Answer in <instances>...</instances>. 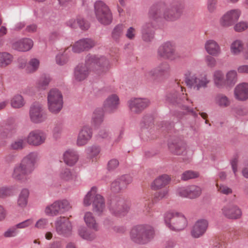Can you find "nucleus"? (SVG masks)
I'll return each instance as SVG.
<instances>
[{"instance_id": "obj_49", "label": "nucleus", "mask_w": 248, "mask_h": 248, "mask_svg": "<svg viewBox=\"0 0 248 248\" xmlns=\"http://www.w3.org/2000/svg\"><path fill=\"white\" fill-rule=\"evenodd\" d=\"M57 202L58 203L60 214L69 211L72 208L69 202L66 200H57Z\"/></svg>"}, {"instance_id": "obj_48", "label": "nucleus", "mask_w": 248, "mask_h": 248, "mask_svg": "<svg viewBox=\"0 0 248 248\" xmlns=\"http://www.w3.org/2000/svg\"><path fill=\"white\" fill-rule=\"evenodd\" d=\"M153 118L150 115H144L140 124L141 129H147L153 124Z\"/></svg>"}, {"instance_id": "obj_5", "label": "nucleus", "mask_w": 248, "mask_h": 248, "mask_svg": "<svg viewBox=\"0 0 248 248\" xmlns=\"http://www.w3.org/2000/svg\"><path fill=\"white\" fill-rule=\"evenodd\" d=\"M155 234V230L152 226L140 225L135 226L131 230L130 237L136 244L146 245L154 239Z\"/></svg>"}, {"instance_id": "obj_46", "label": "nucleus", "mask_w": 248, "mask_h": 248, "mask_svg": "<svg viewBox=\"0 0 248 248\" xmlns=\"http://www.w3.org/2000/svg\"><path fill=\"white\" fill-rule=\"evenodd\" d=\"M14 188L12 186H0V198H6L14 195Z\"/></svg>"}, {"instance_id": "obj_32", "label": "nucleus", "mask_w": 248, "mask_h": 248, "mask_svg": "<svg viewBox=\"0 0 248 248\" xmlns=\"http://www.w3.org/2000/svg\"><path fill=\"white\" fill-rule=\"evenodd\" d=\"M40 61L36 58L31 59L28 63H21L19 67L25 69L28 73H33L36 72L39 68Z\"/></svg>"}, {"instance_id": "obj_54", "label": "nucleus", "mask_w": 248, "mask_h": 248, "mask_svg": "<svg viewBox=\"0 0 248 248\" xmlns=\"http://www.w3.org/2000/svg\"><path fill=\"white\" fill-rule=\"evenodd\" d=\"M59 176L61 179L66 181H70L73 178L72 173L67 168L62 169L60 172Z\"/></svg>"}, {"instance_id": "obj_59", "label": "nucleus", "mask_w": 248, "mask_h": 248, "mask_svg": "<svg viewBox=\"0 0 248 248\" xmlns=\"http://www.w3.org/2000/svg\"><path fill=\"white\" fill-rule=\"evenodd\" d=\"M63 129V123L61 121H57L55 122L53 129V134L54 136H58L60 134Z\"/></svg>"}, {"instance_id": "obj_52", "label": "nucleus", "mask_w": 248, "mask_h": 248, "mask_svg": "<svg viewBox=\"0 0 248 248\" xmlns=\"http://www.w3.org/2000/svg\"><path fill=\"white\" fill-rule=\"evenodd\" d=\"M216 186L217 187V191L220 194L228 195L232 194V189L226 185L217 183L216 184Z\"/></svg>"}, {"instance_id": "obj_43", "label": "nucleus", "mask_w": 248, "mask_h": 248, "mask_svg": "<svg viewBox=\"0 0 248 248\" xmlns=\"http://www.w3.org/2000/svg\"><path fill=\"white\" fill-rule=\"evenodd\" d=\"M79 235L83 239L92 241L95 238L94 233L88 231L85 227H80L78 231Z\"/></svg>"}, {"instance_id": "obj_20", "label": "nucleus", "mask_w": 248, "mask_h": 248, "mask_svg": "<svg viewBox=\"0 0 248 248\" xmlns=\"http://www.w3.org/2000/svg\"><path fill=\"white\" fill-rule=\"evenodd\" d=\"M177 194L181 197L190 199L197 198L202 193V188L196 185H190L179 187L177 190Z\"/></svg>"}, {"instance_id": "obj_63", "label": "nucleus", "mask_w": 248, "mask_h": 248, "mask_svg": "<svg viewBox=\"0 0 248 248\" xmlns=\"http://www.w3.org/2000/svg\"><path fill=\"white\" fill-rule=\"evenodd\" d=\"M33 222L32 218H29L16 224V225L18 229H22L30 227L33 224Z\"/></svg>"}, {"instance_id": "obj_28", "label": "nucleus", "mask_w": 248, "mask_h": 248, "mask_svg": "<svg viewBox=\"0 0 248 248\" xmlns=\"http://www.w3.org/2000/svg\"><path fill=\"white\" fill-rule=\"evenodd\" d=\"M234 98L238 101H245L248 99V83L243 82L237 85L234 89Z\"/></svg>"}, {"instance_id": "obj_57", "label": "nucleus", "mask_w": 248, "mask_h": 248, "mask_svg": "<svg viewBox=\"0 0 248 248\" xmlns=\"http://www.w3.org/2000/svg\"><path fill=\"white\" fill-rule=\"evenodd\" d=\"M78 27L82 30H87L90 27L89 23L81 16L77 17Z\"/></svg>"}, {"instance_id": "obj_24", "label": "nucleus", "mask_w": 248, "mask_h": 248, "mask_svg": "<svg viewBox=\"0 0 248 248\" xmlns=\"http://www.w3.org/2000/svg\"><path fill=\"white\" fill-rule=\"evenodd\" d=\"M208 226V222L205 219L197 220L191 231V236L195 238H198L202 236L206 232Z\"/></svg>"}, {"instance_id": "obj_45", "label": "nucleus", "mask_w": 248, "mask_h": 248, "mask_svg": "<svg viewBox=\"0 0 248 248\" xmlns=\"http://www.w3.org/2000/svg\"><path fill=\"white\" fill-rule=\"evenodd\" d=\"M175 147V150L176 153L177 155L180 154H186V151L187 150V145L186 143L183 141H180L177 143L175 145H172L170 143L169 144V147L170 150H173V147Z\"/></svg>"}, {"instance_id": "obj_22", "label": "nucleus", "mask_w": 248, "mask_h": 248, "mask_svg": "<svg viewBox=\"0 0 248 248\" xmlns=\"http://www.w3.org/2000/svg\"><path fill=\"white\" fill-rule=\"evenodd\" d=\"M133 181L132 177L129 175H124L114 180L111 184L110 189L114 193H118L125 188Z\"/></svg>"}, {"instance_id": "obj_58", "label": "nucleus", "mask_w": 248, "mask_h": 248, "mask_svg": "<svg viewBox=\"0 0 248 248\" xmlns=\"http://www.w3.org/2000/svg\"><path fill=\"white\" fill-rule=\"evenodd\" d=\"M48 225V220L46 218H41L39 219L35 224V228L43 230L46 228Z\"/></svg>"}, {"instance_id": "obj_50", "label": "nucleus", "mask_w": 248, "mask_h": 248, "mask_svg": "<svg viewBox=\"0 0 248 248\" xmlns=\"http://www.w3.org/2000/svg\"><path fill=\"white\" fill-rule=\"evenodd\" d=\"M19 230L16 225L11 226L7 228L3 233L5 238H11L16 237L19 233Z\"/></svg>"}, {"instance_id": "obj_30", "label": "nucleus", "mask_w": 248, "mask_h": 248, "mask_svg": "<svg viewBox=\"0 0 248 248\" xmlns=\"http://www.w3.org/2000/svg\"><path fill=\"white\" fill-rule=\"evenodd\" d=\"M33 45V42L31 39L25 38L14 42L12 47L17 51L25 52L30 50Z\"/></svg>"}, {"instance_id": "obj_40", "label": "nucleus", "mask_w": 248, "mask_h": 248, "mask_svg": "<svg viewBox=\"0 0 248 248\" xmlns=\"http://www.w3.org/2000/svg\"><path fill=\"white\" fill-rule=\"evenodd\" d=\"M125 28V25L123 24H119L115 26L111 32L112 38L116 41H118L123 36Z\"/></svg>"}, {"instance_id": "obj_44", "label": "nucleus", "mask_w": 248, "mask_h": 248, "mask_svg": "<svg viewBox=\"0 0 248 248\" xmlns=\"http://www.w3.org/2000/svg\"><path fill=\"white\" fill-rule=\"evenodd\" d=\"M51 78L49 76L43 75L37 80L36 86L40 90H45L48 87Z\"/></svg>"}, {"instance_id": "obj_25", "label": "nucleus", "mask_w": 248, "mask_h": 248, "mask_svg": "<svg viewBox=\"0 0 248 248\" xmlns=\"http://www.w3.org/2000/svg\"><path fill=\"white\" fill-rule=\"evenodd\" d=\"M95 44L94 41L91 38H83L75 42L72 46V51L74 53H80L92 48Z\"/></svg>"}, {"instance_id": "obj_53", "label": "nucleus", "mask_w": 248, "mask_h": 248, "mask_svg": "<svg viewBox=\"0 0 248 248\" xmlns=\"http://www.w3.org/2000/svg\"><path fill=\"white\" fill-rule=\"evenodd\" d=\"M199 174L197 171L193 170H186L181 175V179L183 181H187L191 179L198 177Z\"/></svg>"}, {"instance_id": "obj_62", "label": "nucleus", "mask_w": 248, "mask_h": 248, "mask_svg": "<svg viewBox=\"0 0 248 248\" xmlns=\"http://www.w3.org/2000/svg\"><path fill=\"white\" fill-rule=\"evenodd\" d=\"M248 28V22L240 21L234 26V30L237 32H242Z\"/></svg>"}, {"instance_id": "obj_26", "label": "nucleus", "mask_w": 248, "mask_h": 248, "mask_svg": "<svg viewBox=\"0 0 248 248\" xmlns=\"http://www.w3.org/2000/svg\"><path fill=\"white\" fill-rule=\"evenodd\" d=\"M120 99L116 94H112L107 97L103 103V107L108 113L114 112L119 107Z\"/></svg>"}, {"instance_id": "obj_11", "label": "nucleus", "mask_w": 248, "mask_h": 248, "mask_svg": "<svg viewBox=\"0 0 248 248\" xmlns=\"http://www.w3.org/2000/svg\"><path fill=\"white\" fill-rule=\"evenodd\" d=\"M241 15V11L239 9L228 10L219 18V25L224 28L230 27L238 20Z\"/></svg>"}, {"instance_id": "obj_39", "label": "nucleus", "mask_w": 248, "mask_h": 248, "mask_svg": "<svg viewBox=\"0 0 248 248\" xmlns=\"http://www.w3.org/2000/svg\"><path fill=\"white\" fill-rule=\"evenodd\" d=\"M244 44L241 40H235L232 42L230 46L231 53L235 56L239 55L243 51Z\"/></svg>"}, {"instance_id": "obj_6", "label": "nucleus", "mask_w": 248, "mask_h": 248, "mask_svg": "<svg viewBox=\"0 0 248 248\" xmlns=\"http://www.w3.org/2000/svg\"><path fill=\"white\" fill-rule=\"evenodd\" d=\"M164 221L166 226L174 231H182L187 225V219L184 214L176 211H170L165 213Z\"/></svg>"}, {"instance_id": "obj_17", "label": "nucleus", "mask_w": 248, "mask_h": 248, "mask_svg": "<svg viewBox=\"0 0 248 248\" xmlns=\"http://www.w3.org/2000/svg\"><path fill=\"white\" fill-rule=\"evenodd\" d=\"M170 65L167 62H162L156 67L149 71L147 76L157 81H160L168 75Z\"/></svg>"}, {"instance_id": "obj_8", "label": "nucleus", "mask_w": 248, "mask_h": 248, "mask_svg": "<svg viewBox=\"0 0 248 248\" xmlns=\"http://www.w3.org/2000/svg\"><path fill=\"white\" fill-rule=\"evenodd\" d=\"M165 100L168 103L179 105L183 110H186L187 112L191 113L194 117H197L198 115L193 109L188 106V104L192 103V102L187 98L186 94L183 93L182 96L178 98L177 92L172 91L166 94Z\"/></svg>"}, {"instance_id": "obj_13", "label": "nucleus", "mask_w": 248, "mask_h": 248, "mask_svg": "<svg viewBox=\"0 0 248 248\" xmlns=\"http://www.w3.org/2000/svg\"><path fill=\"white\" fill-rule=\"evenodd\" d=\"M29 116L31 121L35 124L42 123L47 119L46 114L44 111L42 106L38 103L33 104L31 106Z\"/></svg>"}, {"instance_id": "obj_42", "label": "nucleus", "mask_w": 248, "mask_h": 248, "mask_svg": "<svg viewBox=\"0 0 248 248\" xmlns=\"http://www.w3.org/2000/svg\"><path fill=\"white\" fill-rule=\"evenodd\" d=\"M13 56L8 52L0 53V67H3L9 65L13 61Z\"/></svg>"}, {"instance_id": "obj_23", "label": "nucleus", "mask_w": 248, "mask_h": 248, "mask_svg": "<svg viewBox=\"0 0 248 248\" xmlns=\"http://www.w3.org/2000/svg\"><path fill=\"white\" fill-rule=\"evenodd\" d=\"M222 214L229 219H237L242 216V211L239 207L234 204H228L221 209Z\"/></svg>"}, {"instance_id": "obj_21", "label": "nucleus", "mask_w": 248, "mask_h": 248, "mask_svg": "<svg viewBox=\"0 0 248 248\" xmlns=\"http://www.w3.org/2000/svg\"><path fill=\"white\" fill-rule=\"evenodd\" d=\"M93 135V129L89 125H84L80 129L76 141L78 146L87 144L92 139Z\"/></svg>"}, {"instance_id": "obj_41", "label": "nucleus", "mask_w": 248, "mask_h": 248, "mask_svg": "<svg viewBox=\"0 0 248 248\" xmlns=\"http://www.w3.org/2000/svg\"><path fill=\"white\" fill-rule=\"evenodd\" d=\"M11 106L14 108H19L23 107L25 104L22 96L19 94L14 95L11 99Z\"/></svg>"}, {"instance_id": "obj_4", "label": "nucleus", "mask_w": 248, "mask_h": 248, "mask_svg": "<svg viewBox=\"0 0 248 248\" xmlns=\"http://www.w3.org/2000/svg\"><path fill=\"white\" fill-rule=\"evenodd\" d=\"M184 79L187 87L195 91L207 88L211 82L207 74H197L192 69H188L185 72Z\"/></svg>"}, {"instance_id": "obj_9", "label": "nucleus", "mask_w": 248, "mask_h": 248, "mask_svg": "<svg viewBox=\"0 0 248 248\" xmlns=\"http://www.w3.org/2000/svg\"><path fill=\"white\" fill-rule=\"evenodd\" d=\"M47 108L51 113L57 114L62 109L63 106V96L57 89H51L47 95Z\"/></svg>"}, {"instance_id": "obj_10", "label": "nucleus", "mask_w": 248, "mask_h": 248, "mask_svg": "<svg viewBox=\"0 0 248 248\" xmlns=\"http://www.w3.org/2000/svg\"><path fill=\"white\" fill-rule=\"evenodd\" d=\"M94 13L98 21L101 24L108 25L112 21V14L108 6L102 1L94 4Z\"/></svg>"}, {"instance_id": "obj_27", "label": "nucleus", "mask_w": 248, "mask_h": 248, "mask_svg": "<svg viewBox=\"0 0 248 248\" xmlns=\"http://www.w3.org/2000/svg\"><path fill=\"white\" fill-rule=\"evenodd\" d=\"M204 47L208 55L213 57H218L222 53L220 45L214 39L207 40L205 42Z\"/></svg>"}, {"instance_id": "obj_56", "label": "nucleus", "mask_w": 248, "mask_h": 248, "mask_svg": "<svg viewBox=\"0 0 248 248\" xmlns=\"http://www.w3.org/2000/svg\"><path fill=\"white\" fill-rule=\"evenodd\" d=\"M25 145L26 143L23 139H18L12 143L11 147L12 149L19 150L22 149Z\"/></svg>"}, {"instance_id": "obj_64", "label": "nucleus", "mask_w": 248, "mask_h": 248, "mask_svg": "<svg viewBox=\"0 0 248 248\" xmlns=\"http://www.w3.org/2000/svg\"><path fill=\"white\" fill-rule=\"evenodd\" d=\"M233 112L237 116H243L246 115L248 111L247 109L242 107H237L233 109Z\"/></svg>"}, {"instance_id": "obj_35", "label": "nucleus", "mask_w": 248, "mask_h": 248, "mask_svg": "<svg viewBox=\"0 0 248 248\" xmlns=\"http://www.w3.org/2000/svg\"><path fill=\"white\" fill-rule=\"evenodd\" d=\"M84 219L88 227L95 231L99 230L98 224L97 223L95 217L92 213L91 212H86L84 215Z\"/></svg>"}, {"instance_id": "obj_18", "label": "nucleus", "mask_w": 248, "mask_h": 248, "mask_svg": "<svg viewBox=\"0 0 248 248\" xmlns=\"http://www.w3.org/2000/svg\"><path fill=\"white\" fill-rule=\"evenodd\" d=\"M157 54L159 57L165 59L174 60L176 58L175 45L173 42L168 41L162 44L158 48Z\"/></svg>"}, {"instance_id": "obj_16", "label": "nucleus", "mask_w": 248, "mask_h": 248, "mask_svg": "<svg viewBox=\"0 0 248 248\" xmlns=\"http://www.w3.org/2000/svg\"><path fill=\"white\" fill-rule=\"evenodd\" d=\"M129 209L128 205L121 198L116 197L111 201L109 210L116 216H124L128 212Z\"/></svg>"}, {"instance_id": "obj_12", "label": "nucleus", "mask_w": 248, "mask_h": 248, "mask_svg": "<svg viewBox=\"0 0 248 248\" xmlns=\"http://www.w3.org/2000/svg\"><path fill=\"white\" fill-rule=\"evenodd\" d=\"M150 104V100L146 98H132L127 102L130 112L135 114L141 113Z\"/></svg>"}, {"instance_id": "obj_19", "label": "nucleus", "mask_w": 248, "mask_h": 248, "mask_svg": "<svg viewBox=\"0 0 248 248\" xmlns=\"http://www.w3.org/2000/svg\"><path fill=\"white\" fill-rule=\"evenodd\" d=\"M46 139V134L42 130L36 129L29 132L26 141L31 145L37 146L43 144Z\"/></svg>"}, {"instance_id": "obj_15", "label": "nucleus", "mask_w": 248, "mask_h": 248, "mask_svg": "<svg viewBox=\"0 0 248 248\" xmlns=\"http://www.w3.org/2000/svg\"><path fill=\"white\" fill-rule=\"evenodd\" d=\"M55 228L57 233L63 236H69L72 231L70 221L64 217H58L55 221Z\"/></svg>"}, {"instance_id": "obj_55", "label": "nucleus", "mask_w": 248, "mask_h": 248, "mask_svg": "<svg viewBox=\"0 0 248 248\" xmlns=\"http://www.w3.org/2000/svg\"><path fill=\"white\" fill-rule=\"evenodd\" d=\"M68 56L64 52L59 53L56 56V63L60 65H64L68 62Z\"/></svg>"}, {"instance_id": "obj_36", "label": "nucleus", "mask_w": 248, "mask_h": 248, "mask_svg": "<svg viewBox=\"0 0 248 248\" xmlns=\"http://www.w3.org/2000/svg\"><path fill=\"white\" fill-rule=\"evenodd\" d=\"M238 77L236 71L231 70L226 74V86L232 87L237 82Z\"/></svg>"}, {"instance_id": "obj_31", "label": "nucleus", "mask_w": 248, "mask_h": 248, "mask_svg": "<svg viewBox=\"0 0 248 248\" xmlns=\"http://www.w3.org/2000/svg\"><path fill=\"white\" fill-rule=\"evenodd\" d=\"M214 85L218 89H223L226 87V81L224 74L220 70H215L212 75Z\"/></svg>"}, {"instance_id": "obj_51", "label": "nucleus", "mask_w": 248, "mask_h": 248, "mask_svg": "<svg viewBox=\"0 0 248 248\" xmlns=\"http://www.w3.org/2000/svg\"><path fill=\"white\" fill-rule=\"evenodd\" d=\"M169 194V190L164 189L154 193L153 200L155 202H159L163 199L167 198Z\"/></svg>"}, {"instance_id": "obj_29", "label": "nucleus", "mask_w": 248, "mask_h": 248, "mask_svg": "<svg viewBox=\"0 0 248 248\" xmlns=\"http://www.w3.org/2000/svg\"><path fill=\"white\" fill-rule=\"evenodd\" d=\"M171 178L167 174H164L156 177L151 184V188L153 190H160L170 182Z\"/></svg>"}, {"instance_id": "obj_33", "label": "nucleus", "mask_w": 248, "mask_h": 248, "mask_svg": "<svg viewBox=\"0 0 248 248\" xmlns=\"http://www.w3.org/2000/svg\"><path fill=\"white\" fill-rule=\"evenodd\" d=\"M104 120V112L102 108H97L93 113L91 123L94 127L100 125Z\"/></svg>"}, {"instance_id": "obj_37", "label": "nucleus", "mask_w": 248, "mask_h": 248, "mask_svg": "<svg viewBox=\"0 0 248 248\" xmlns=\"http://www.w3.org/2000/svg\"><path fill=\"white\" fill-rule=\"evenodd\" d=\"M59 209L58 203L57 201H56L52 203L47 205L45 209L44 212L46 216L55 217L60 214Z\"/></svg>"}, {"instance_id": "obj_61", "label": "nucleus", "mask_w": 248, "mask_h": 248, "mask_svg": "<svg viewBox=\"0 0 248 248\" xmlns=\"http://www.w3.org/2000/svg\"><path fill=\"white\" fill-rule=\"evenodd\" d=\"M62 159L64 163L68 166H73L78 160V156H62Z\"/></svg>"}, {"instance_id": "obj_1", "label": "nucleus", "mask_w": 248, "mask_h": 248, "mask_svg": "<svg viewBox=\"0 0 248 248\" xmlns=\"http://www.w3.org/2000/svg\"><path fill=\"white\" fill-rule=\"evenodd\" d=\"M109 68L108 61L103 56L88 54L84 63H80L75 69L74 78L78 81L86 79L93 71L98 75L106 72Z\"/></svg>"}, {"instance_id": "obj_7", "label": "nucleus", "mask_w": 248, "mask_h": 248, "mask_svg": "<svg viewBox=\"0 0 248 248\" xmlns=\"http://www.w3.org/2000/svg\"><path fill=\"white\" fill-rule=\"evenodd\" d=\"M96 187H92L84 198V206H88L92 202L93 211L97 215H102L106 210L105 200L102 196L96 194Z\"/></svg>"}, {"instance_id": "obj_60", "label": "nucleus", "mask_w": 248, "mask_h": 248, "mask_svg": "<svg viewBox=\"0 0 248 248\" xmlns=\"http://www.w3.org/2000/svg\"><path fill=\"white\" fill-rule=\"evenodd\" d=\"M136 29L133 27H129L125 32V36L129 40H133L137 35Z\"/></svg>"}, {"instance_id": "obj_38", "label": "nucleus", "mask_w": 248, "mask_h": 248, "mask_svg": "<svg viewBox=\"0 0 248 248\" xmlns=\"http://www.w3.org/2000/svg\"><path fill=\"white\" fill-rule=\"evenodd\" d=\"M29 195V191L27 188H23L20 192L18 199L17 205L21 208L26 207L28 203V199Z\"/></svg>"}, {"instance_id": "obj_34", "label": "nucleus", "mask_w": 248, "mask_h": 248, "mask_svg": "<svg viewBox=\"0 0 248 248\" xmlns=\"http://www.w3.org/2000/svg\"><path fill=\"white\" fill-rule=\"evenodd\" d=\"M214 101L217 106L221 108H228L231 104L229 98L221 93H218L215 96Z\"/></svg>"}, {"instance_id": "obj_3", "label": "nucleus", "mask_w": 248, "mask_h": 248, "mask_svg": "<svg viewBox=\"0 0 248 248\" xmlns=\"http://www.w3.org/2000/svg\"><path fill=\"white\" fill-rule=\"evenodd\" d=\"M37 162L36 156H25L14 167L12 177L16 181L26 182L30 179V175L34 170Z\"/></svg>"}, {"instance_id": "obj_2", "label": "nucleus", "mask_w": 248, "mask_h": 248, "mask_svg": "<svg viewBox=\"0 0 248 248\" xmlns=\"http://www.w3.org/2000/svg\"><path fill=\"white\" fill-rule=\"evenodd\" d=\"M183 9L181 3L168 5L161 2L153 6L150 10V17L151 18H164L169 21L176 20L180 16Z\"/></svg>"}, {"instance_id": "obj_14", "label": "nucleus", "mask_w": 248, "mask_h": 248, "mask_svg": "<svg viewBox=\"0 0 248 248\" xmlns=\"http://www.w3.org/2000/svg\"><path fill=\"white\" fill-rule=\"evenodd\" d=\"M158 20V18L150 17L149 11L148 21L145 22L141 28L142 37L144 41L150 42L153 39L155 30Z\"/></svg>"}, {"instance_id": "obj_47", "label": "nucleus", "mask_w": 248, "mask_h": 248, "mask_svg": "<svg viewBox=\"0 0 248 248\" xmlns=\"http://www.w3.org/2000/svg\"><path fill=\"white\" fill-rule=\"evenodd\" d=\"M85 152L87 154L90 155H98L103 153L101 146L96 144H94L86 147Z\"/></svg>"}]
</instances>
